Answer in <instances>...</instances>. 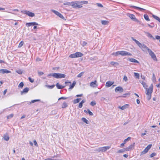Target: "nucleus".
Wrapping results in <instances>:
<instances>
[{
	"label": "nucleus",
	"mask_w": 160,
	"mask_h": 160,
	"mask_svg": "<svg viewBox=\"0 0 160 160\" xmlns=\"http://www.w3.org/2000/svg\"><path fill=\"white\" fill-rule=\"evenodd\" d=\"M131 38L143 51L146 52L147 51L148 52V50H150L145 45L140 43L138 41L135 39L133 37H132Z\"/></svg>",
	"instance_id": "f257e3e1"
},
{
	"label": "nucleus",
	"mask_w": 160,
	"mask_h": 160,
	"mask_svg": "<svg viewBox=\"0 0 160 160\" xmlns=\"http://www.w3.org/2000/svg\"><path fill=\"white\" fill-rule=\"evenodd\" d=\"M87 111H88V114H89V115H90L93 116V113L91 112L90 111V110L88 109Z\"/></svg>",
	"instance_id": "a18cd8bd"
},
{
	"label": "nucleus",
	"mask_w": 160,
	"mask_h": 160,
	"mask_svg": "<svg viewBox=\"0 0 160 160\" xmlns=\"http://www.w3.org/2000/svg\"><path fill=\"white\" fill-rule=\"evenodd\" d=\"M156 153H155V152L152 153L150 155V158H152V157H153L154 156H156Z\"/></svg>",
	"instance_id": "49530a36"
},
{
	"label": "nucleus",
	"mask_w": 160,
	"mask_h": 160,
	"mask_svg": "<svg viewBox=\"0 0 160 160\" xmlns=\"http://www.w3.org/2000/svg\"><path fill=\"white\" fill-rule=\"evenodd\" d=\"M114 82H111L110 81H108L106 82L105 86L106 87L108 88L111 86L113 83Z\"/></svg>",
	"instance_id": "dca6fc26"
},
{
	"label": "nucleus",
	"mask_w": 160,
	"mask_h": 160,
	"mask_svg": "<svg viewBox=\"0 0 160 160\" xmlns=\"http://www.w3.org/2000/svg\"><path fill=\"white\" fill-rule=\"evenodd\" d=\"M123 79L125 82L127 81L128 80V78L126 76H124L123 77Z\"/></svg>",
	"instance_id": "6e6d98bb"
},
{
	"label": "nucleus",
	"mask_w": 160,
	"mask_h": 160,
	"mask_svg": "<svg viewBox=\"0 0 160 160\" xmlns=\"http://www.w3.org/2000/svg\"><path fill=\"white\" fill-rule=\"evenodd\" d=\"M127 16L129 17L132 21L136 22H139L138 20L136 18L134 15L128 13L127 14Z\"/></svg>",
	"instance_id": "39448f33"
},
{
	"label": "nucleus",
	"mask_w": 160,
	"mask_h": 160,
	"mask_svg": "<svg viewBox=\"0 0 160 160\" xmlns=\"http://www.w3.org/2000/svg\"><path fill=\"white\" fill-rule=\"evenodd\" d=\"M120 55L122 56H132V54L130 53L125 51H120Z\"/></svg>",
	"instance_id": "1a4fd4ad"
},
{
	"label": "nucleus",
	"mask_w": 160,
	"mask_h": 160,
	"mask_svg": "<svg viewBox=\"0 0 160 160\" xmlns=\"http://www.w3.org/2000/svg\"><path fill=\"white\" fill-rule=\"evenodd\" d=\"M152 146V145L150 144L148 145L147 147L144 149L143 151L142 152H141L140 155H142L144 154H145L150 149V148H151Z\"/></svg>",
	"instance_id": "0eeeda50"
},
{
	"label": "nucleus",
	"mask_w": 160,
	"mask_h": 160,
	"mask_svg": "<svg viewBox=\"0 0 160 160\" xmlns=\"http://www.w3.org/2000/svg\"><path fill=\"white\" fill-rule=\"evenodd\" d=\"M68 107V105L67 103L66 102H64L62 106V107L63 108H66Z\"/></svg>",
	"instance_id": "2f4dec72"
},
{
	"label": "nucleus",
	"mask_w": 160,
	"mask_h": 160,
	"mask_svg": "<svg viewBox=\"0 0 160 160\" xmlns=\"http://www.w3.org/2000/svg\"><path fill=\"white\" fill-rule=\"evenodd\" d=\"M96 102L95 101H92L90 103V105L91 106H92L95 105H96Z\"/></svg>",
	"instance_id": "4c0bfd02"
},
{
	"label": "nucleus",
	"mask_w": 160,
	"mask_h": 160,
	"mask_svg": "<svg viewBox=\"0 0 160 160\" xmlns=\"http://www.w3.org/2000/svg\"><path fill=\"white\" fill-rule=\"evenodd\" d=\"M126 151V150L125 148H124L123 149H120V150H118L117 152V153H122V152H123Z\"/></svg>",
	"instance_id": "f704fd0d"
},
{
	"label": "nucleus",
	"mask_w": 160,
	"mask_h": 160,
	"mask_svg": "<svg viewBox=\"0 0 160 160\" xmlns=\"http://www.w3.org/2000/svg\"><path fill=\"white\" fill-rule=\"evenodd\" d=\"M128 60L130 62H135V63H139V62L137 60L132 58H129Z\"/></svg>",
	"instance_id": "a211bd4d"
},
{
	"label": "nucleus",
	"mask_w": 160,
	"mask_h": 160,
	"mask_svg": "<svg viewBox=\"0 0 160 160\" xmlns=\"http://www.w3.org/2000/svg\"><path fill=\"white\" fill-rule=\"evenodd\" d=\"M65 83L66 84V85H68L69 84H71V82L68 81L65 82Z\"/></svg>",
	"instance_id": "864d4df0"
},
{
	"label": "nucleus",
	"mask_w": 160,
	"mask_h": 160,
	"mask_svg": "<svg viewBox=\"0 0 160 160\" xmlns=\"http://www.w3.org/2000/svg\"><path fill=\"white\" fill-rule=\"evenodd\" d=\"M11 72V71L8 70L6 69H0V73L2 74H4L5 73H8Z\"/></svg>",
	"instance_id": "ddd939ff"
},
{
	"label": "nucleus",
	"mask_w": 160,
	"mask_h": 160,
	"mask_svg": "<svg viewBox=\"0 0 160 160\" xmlns=\"http://www.w3.org/2000/svg\"><path fill=\"white\" fill-rule=\"evenodd\" d=\"M38 73L39 75H42L43 74V73L42 72H38Z\"/></svg>",
	"instance_id": "0e129e2a"
},
{
	"label": "nucleus",
	"mask_w": 160,
	"mask_h": 160,
	"mask_svg": "<svg viewBox=\"0 0 160 160\" xmlns=\"http://www.w3.org/2000/svg\"><path fill=\"white\" fill-rule=\"evenodd\" d=\"M87 42H84V41H83L82 42V45L83 46H84L85 45H86L87 44Z\"/></svg>",
	"instance_id": "338daca9"
},
{
	"label": "nucleus",
	"mask_w": 160,
	"mask_h": 160,
	"mask_svg": "<svg viewBox=\"0 0 160 160\" xmlns=\"http://www.w3.org/2000/svg\"><path fill=\"white\" fill-rule=\"evenodd\" d=\"M76 84V82L75 81H74L73 82V83H72V85H70L69 88V90L72 89L73 88V87H74Z\"/></svg>",
	"instance_id": "b1692460"
},
{
	"label": "nucleus",
	"mask_w": 160,
	"mask_h": 160,
	"mask_svg": "<svg viewBox=\"0 0 160 160\" xmlns=\"http://www.w3.org/2000/svg\"><path fill=\"white\" fill-rule=\"evenodd\" d=\"M155 37H156V38H155V39H156L158 40L160 39V36L157 35V36H156Z\"/></svg>",
	"instance_id": "69168bd1"
},
{
	"label": "nucleus",
	"mask_w": 160,
	"mask_h": 160,
	"mask_svg": "<svg viewBox=\"0 0 160 160\" xmlns=\"http://www.w3.org/2000/svg\"><path fill=\"white\" fill-rule=\"evenodd\" d=\"M131 7H132L134 8H135L138 9L139 10L141 11H142V10H145L143 8H139V7H136V6H131Z\"/></svg>",
	"instance_id": "7c9ffc66"
},
{
	"label": "nucleus",
	"mask_w": 160,
	"mask_h": 160,
	"mask_svg": "<svg viewBox=\"0 0 160 160\" xmlns=\"http://www.w3.org/2000/svg\"><path fill=\"white\" fill-rule=\"evenodd\" d=\"M79 108H81L82 107V103H81V102L79 103Z\"/></svg>",
	"instance_id": "774afa93"
},
{
	"label": "nucleus",
	"mask_w": 160,
	"mask_h": 160,
	"mask_svg": "<svg viewBox=\"0 0 160 160\" xmlns=\"http://www.w3.org/2000/svg\"><path fill=\"white\" fill-rule=\"evenodd\" d=\"M110 64L112 66H114L115 65H118V63L117 62H115L113 61L110 62Z\"/></svg>",
	"instance_id": "e433bc0d"
},
{
	"label": "nucleus",
	"mask_w": 160,
	"mask_h": 160,
	"mask_svg": "<svg viewBox=\"0 0 160 160\" xmlns=\"http://www.w3.org/2000/svg\"><path fill=\"white\" fill-rule=\"evenodd\" d=\"M130 92H128V93L123 94V96H122V97H124V98H125V97H126V96L127 95L129 96L130 95Z\"/></svg>",
	"instance_id": "c03bdc74"
},
{
	"label": "nucleus",
	"mask_w": 160,
	"mask_h": 160,
	"mask_svg": "<svg viewBox=\"0 0 160 160\" xmlns=\"http://www.w3.org/2000/svg\"><path fill=\"white\" fill-rule=\"evenodd\" d=\"M152 81L153 82L156 81V77L154 73L152 75Z\"/></svg>",
	"instance_id": "8fccbe9b"
},
{
	"label": "nucleus",
	"mask_w": 160,
	"mask_h": 160,
	"mask_svg": "<svg viewBox=\"0 0 160 160\" xmlns=\"http://www.w3.org/2000/svg\"><path fill=\"white\" fill-rule=\"evenodd\" d=\"M68 98L67 97H61L59 98L58 99V100H59L61 99L66 100V99H68Z\"/></svg>",
	"instance_id": "de8ad7c7"
},
{
	"label": "nucleus",
	"mask_w": 160,
	"mask_h": 160,
	"mask_svg": "<svg viewBox=\"0 0 160 160\" xmlns=\"http://www.w3.org/2000/svg\"><path fill=\"white\" fill-rule=\"evenodd\" d=\"M34 144L36 146L38 147V144H37V142L36 140H34L33 141Z\"/></svg>",
	"instance_id": "bf43d9fd"
},
{
	"label": "nucleus",
	"mask_w": 160,
	"mask_h": 160,
	"mask_svg": "<svg viewBox=\"0 0 160 160\" xmlns=\"http://www.w3.org/2000/svg\"><path fill=\"white\" fill-rule=\"evenodd\" d=\"M76 56L75 53L71 54L69 56V57L71 58H76Z\"/></svg>",
	"instance_id": "72a5a7b5"
},
{
	"label": "nucleus",
	"mask_w": 160,
	"mask_h": 160,
	"mask_svg": "<svg viewBox=\"0 0 160 160\" xmlns=\"http://www.w3.org/2000/svg\"><path fill=\"white\" fill-rule=\"evenodd\" d=\"M54 75V78L57 79L64 78L66 76L65 74L60 73H55Z\"/></svg>",
	"instance_id": "423d86ee"
},
{
	"label": "nucleus",
	"mask_w": 160,
	"mask_h": 160,
	"mask_svg": "<svg viewBox=\"0 0 160 160\" xmlns=\"http://www.w3.org/2000/svg\"><path fill=\"white\" fill-rule=\"evenodd\" d=\"M24 86L23 83L22 82H21L18 85V87L22 88Z\"/></svg>",
	"instance_id": "ea45409f"
},
{
	"label": "nucleus",
	"mask_w": 160,
	"mask_h": 160,
	"mask_svg": "<svg viewBox=\"0 0 160 160\" xmlns=\"http://www.w3.org/2000/svg\"><path fill=\"white\" fill-rule=\"evenodd\" d=\"M55 86V85H51V86H49V85H47V87H49L50 88H53Z\"/></svg>",
	"instance_id": "052dcab7"
},
{
	"label": "nucleus",
	"mask_w": 160,
	"mask_h": 160,
	"mask_svg": "<svg viewBox=\"0 0 160 160\" xmlns=\"http://www.w3.org/2000/svg\"><path fill=\"white\" fill-rule=\"evenodd\" d=\"M96 5L99 7H100L101 8L103 7V6L100 3H97Z\"/></svg>",
	"instance_id": "13d9d810"
},
{
	"label": "nucleus",
	"mask_w": 160,
	"mask_h": 160,
	"mask_svg": "<svg viewBox=\"0 0 160 160\" xmlns=\"http://www.w3.org/2000/svg\"><path fill=\"white\" fill-rule=\"evenodd\" d=\"M13 116V114H11L7 116L8 119L10 118H12Z\"/></svg>",
	"instance_id": "5fc2aeb1"
},
{
	"label": "nucleus",
	"mask_w": 160,
	"mask_h": 160,
	"mask_svg": "<svg viewBox=\"0 0 160 160\" xmlns=\"http://www.w3.org/2000/svg\"><path fill=\"white\" fill-rule=\"evenodd\" d=\"M64 5H67L68 6H70V2H66L63 3Z\"/></svg>",
	"instance_id": "680f3d73"
},
{
	"label": "nucleus",
	"mask_w": 160,
	"mask_h": 160,
	"mask_svg": "<svg viewBox=\"0 0 160 160\" xmlns=\"http://www.w3.org/2000/svg\"><path fill=\"white\" fill-rule=\"evenodd\" d=\"M28 79L30 82L32 83L34 82V79H32L30 77L28 78Z\"/></svg>",
	"instance_id": "3c124183"
},
{
	"label": "nucleus",
	"mask_w": 160,
	"mask_h": 160,
	"mask_svg": "<svg viewBox=\"0 0 160 160\" xmlns=\"http://www.w3.org/2000/svg\"><path fill=\"white\" fill-rule=\"evenodd\" d=\"M81 4H87L88 3V2L87 1H81L80 2Z\"/></svg>",
	"instance_id": "603ef678"
},
{
	"label": "nucleus",
	"mask_w": 160,
	"mask_h": 160,
	"mask_svg": "<svg viewBox=\"0 0 160 160\" xmlns=\"http://www.w3.org/2000/svg\"><path fill=\"white\" fill-rule=\"evenodd\" d=\"M38 24L35 22H28V23H27L26 24V26H27L28 27H30L31 26H35V25H38Z\"/></svg>",
	"instance_id": "4468645a"
},
{
	"label": "nucleus",
	"mask_w": 160,
	"mask_h": 160,
	"mask_svg": "<svg viewBox=\"0 0 160 160\" xmlns=\"http://www.w3.org/2000/svg\"><path fill=\"white\" fill-rule=\"evenodd\" d=\"M58 17H59L60 18H62V19H64V17L63 16V15H62V14H60V15H59V16H58Z\"/></svg>",
	"instance_id": "e2e57ef3"
},
{
	"label": "nucleus",
	"mask_w": 160,
	"mask_h": 160,
	"mask_svg": "<svg viewBox=\"0 0 160 160\" xmlns=\"http://www.w3.org/2000/svg\"><path fill=\"white\" fill-rule=\"evenodd\" d=\"M82 121L87 124H89V121L86 118H82Z\"/></svg>",
	"instance_id": "a878e982"
},
{
	"label": "nucleus",
	"mask_w": 160,
	"mask_h": 160,
	"mask_svg": "<svg viewBox=\"0 0 160 160\" xmlns=\"http://www.w3.org/2000/svg\"><path fill=\"white\" fill-rule=\"evenodd\" d=\"M146 35H147V36L149 38H152L153 40H155V38H154L153 36L150 33H149L148 32H145Z\"/></svg>",
	"instance_id": "6ab92c4d"
},
{
	"label": "nucleus",
	"mask_w": 160,
	"mask_h": 160,
	"mask_svg": "<svg viewBox=\"0 0 160 160\" xmlns=\"http://www.w3.org/2000/svg\"><path fill=\"white\" fill-rule=\"evenodd\" d=\"M79 102V100L78 99V98L75 99L73 101V102L74 104L78 103Z\"/></svg>",
	"instance_id": "79ce46f5"
},
{
	"label": "nucleus",
	"mask_w": 160,
	"mask_h": 160,
	"mask_svg": "<svg viewBox=\"0 0 160 160\" xmlns=\"http://www.w3.org/2000/svg\"><path fill=\"white\" fill-rule=\"evenodd\" d=\"M22 13L25 14L29 17H32L35 16V14L34 13L27 10H23L21 11Z\"/></svg>",
	"instance_id": "20e7f679"
},
{
	"label": "nucleus",
	"mask_w": 160,
	"mask_h": 160,
	"mask_svg": "<svg viewBox=\"0 0 160 160\" xmlns=\"http://www.w3.org/2000/svg\"><path fill=\"white\" fill-rule=\"evenodd\" d=\"M51 11L58 16H59L60 15V14H61L59 12L54 10H52Z\"/></svg>",
	"instance_id": "cd10ccee"
},
{
	"label": "nucleus",
	"mask_w": 160,
	"mask_h": 160,
	"mask_svg": "<svg viewBox=\"0 0 160 160\" xmlns=\"http://www.w3.org/2000/svg\"><path fill=\"white\" fill-rule=\"evenodd\" d=\"M152 16L154 19L157 20L159 22L160 21V18L158 16L154 15H152Z\"/></svg>",
	"instance_id": "473e14b6"
},
{
	"label": "nucleus",
	"mask_w": 160,
	"mask_h": 160,
	"mask_svg": "<svg viewBox=\"0 0 160 160\" xmlns=\"http://www.w3.org/2000/svg\"><path fill=\"white\" fill-rule=\"evenodd\" d=\"M115 91L116 92H122L123 91V89L121 87H118L115 88Z\"/></svg>",
	"instance_id": "9b49d317"
},
{
	"label": "nucleus",
	"mask_w": 160,
	"mask_h": 160,
	"mask_svg": "<svg viewBox=\"0 0 160 160\" xmlns=\"http://www.w3.org/2000/svg\"><path fill=\"white\" fill-rule=\"evenodd\" d=\"M140 82L142 84L143 87L145 89H146L147 88V87H148V86L145 82H144L142 81H140Z\"/></svg>",
	"instance_id": "5701e85b"
},
{
	"label": "nucleus",
	"mask_w": 160,
	"mask_h": 160,
	"mask_svg": "<svg viewBox=\"0 0 160 160\" xmlns=\"http://www.w3.org/2000/svg\"><path fill=\"white\" fill-rule=\"evenodd\" d=\"M40 101V99H36V100H32L31 101V102L30 103H34V102H38V101Z\"/></svg>",
	"instance_id": "09e8293b"
},
{
	"label": "nucleus",
	"mask_w": 160,
	"mask_h": 160,
	"mask_svg": "<svg viewBox=\"0 0 160 160\" xmlns=\"http://www.w3.org/2000/svg\"><path fill=\"white\" fill-rule=\"evenodd\" d=\"M128 104H126L122 107L119 106V107H118V108H119L122 110H124L126 108L127 106H128Z\"/></svg>",
	"instance_id": "bb28decb"
},
{
	"label": "nucleus",
	"mask_w": 160,
	"mask_h": 160,
	"mask_svg": "<svg viewBox=\"0 0 160 160\" xmlns=\"http://www.w3.org/2000/svg\"><path fill=\"white\" fill-rule=\"evenodd\" d=\"M55 74V73H50L47 76L49 78H50L51 76H52L54 78Z\"/></svg>",
	"instance_id": "a19ab883"
},
{
	"label": "nucleus",
	"mask_w": 160,
	"mask_h": 160,
	"mask_svg": "<svg viewBox=\"0 0 160 160\" xmlns=\"http://www.w3.org/2000/svg\"><path fill=\"white\" fill-rule=\"evenodd\" d=\"M144 17L145 19L147 21H150V19L149 18L147 14H144Z\"/></svg>",
	"instance_id": "c756f323"
},
{
	"label": "nucleus",
	"mask_w": 160,
	"mask_h": 160,
	"mask_svg": "<svg viewBox=\"0 0 160 160\" xmlns=\"http://www.w3.org/2000/svg\"><path fill=\"white\" fill-rule=\"evenodd\" d=\"M119 55H120V51L113 52L112 54V55L113 56H118Z\"/></svg>",
	"instance_id": "c85d7f7f"
},
{
	"label": "nucleus",
	"mask_w": 160,
	"mask_h": 160,
	"mask_svg": "<svg viewBox=\"0 0 160 160\" xmlns=\"http://www.w3.org/2000/svg\"><path fill=\"white\" fill-rule=\"evenodd\" d=\"M29 89L28 88H25L23 91H21V94L22 95L25 93H26L28 92Z\"/></svg>",
	"instance_id": "f3484780"
},
{
	"label": "nucleus",
	"mask_w": 160,
	"mask_h": 160,
	"mask_svg": "<svg viewBox=\"0 0 160 160\" xmlns=\"http://www.w3.org/2000/svg\"><path fill=\"white\" fill-rule=\"evenodd\" d=\"M84 72H82L80 73L79 74H78L77 75V77L78 78H80L82 76Z\"/></svg>",
	"instance_id": "37998d69"
},
{
	"label": "nucleus",
	"mask_w": 160,
	"mask_h": 160,
	"mask_svg": "<svg viewBox=\"0 0 160 160\" xmlns=\"http://www.w3.org/2000/svg\"><path fill=\"white\" fill-rule=\"evenodd\" d=\"M131 138L128 137L127 138L125 139L123 141V142L120 145V147L122 148L124 146V144L126 143V142L130 139Z\"/></svg>",
	"instance_id": "2eb2a0df"
},
{
	"label": "nucleus",
	"mask_w": 160,
	"mask_h": 160,
	"mask_svg": "<svg viewBox=\"0 0 160 160\" xmlns=\"http://www.w3.org/2000/svg\"><path fill=\"white\" fill-rule=\"evenodd\" d=\"M109 22L108 21L102 20L101 21L102 24V25H108L109 23Z\"/></svg>",
	"instance_id": "393cba45"
},
{
	"label": "nucleus",
	"mask_w": 160,
	"mask_h": 160,
	"mask_svg": "<svg viewBox=\"0 0 160 160\" xmlns=\"http://www.w3.org/2000/svg\"><path fill=\"white\" fill-rule=\"evenodd\" d=\"M134 76L137 78L139 79V74L137 72L134 73Z\"/></svg>",
	"instance_id": "c9c22d12"
},
{
	"label": "nucleus",
	"mask_w": 160,
	"mask_h": 160,
	"mask_svg": "<svg viewBox=\"0 0 160 160\" xmlns=\"http://www.w3.org/2000/svg\"><path fill=\"white\" fill-rule=\"evenodd\" d=\"M148 52L152 58L154 60H157V58L156 55L151 49L148 50Z\"/></svg>",
	"instance_id": "6e6552de"
},
{
	"label": "nucleus",
	"mask_w": 160,
	"mask_h": 160,
	"mask_svg": "<svg viewBox=\"0 0 160 160\" xmlns=\"http://www.w3.org/2000/svg\"><path fill=\"white\" fill-rule=\"evenodd\" d=\"M23 44H24V42H23V41H21V42H20V43L19 44V45L18 46V48H20L23 45Z\"/></svg>",
	"instance_id": "58836bf2"
},
{
	"label": "nucleus",
	"mask_w": 160,
	"mask_h": 160,
	"mask_svg": "<svg viewBox=\"0 0 160 160\" xmlns=\"http://www.w3.org/2000/svg\"><path fill=\"white\" fill-rule=\"evenodd\" d=\"M56 87L58 89H60L64 88L65 86L60 85L59 83H57L56 84Z\"/></svg>",
	"instance_id": "4be33fe9"
},
{
	"label": "nucleus",
	"mask_w": 160,
	"mask_h": 160,
	"mask_svg": "<svg viewBox=\"0 0 160 160\" xmlns=\"http://www.w3.org/2000/svg\"><path fill=\"white\" fill-rule=\"evenodd\" d=\"M16 72L18 74H22V71L21 70H18L16 71Z\"/></svg>",
	"instance_id": "4d7b16f0"
},
{
	"label": "nucleus",
	"mask_w": 160,
	"mask_h": 160,
	"mask_svg": "<svg viewBox=\"0 0 160 160\" xmlns=\"http://www.w3.org/2000/svg\"><path fill=\"white\" fill-rule=\"evenodd\" d=\"M3 138L6 141H8L9 139V137L7 134L4 135Z\"/></svg>",
	"instance_id": "aec40b11"
},
{
	"label": "nucleus",
	"mask_w": 160,
	"mask_h": 160,
	"mask_svg": "<svg viewBox=\"0 0 160 160\" xmlns=\"http://www.w3.org/2000/svg\"><path fill=\"white\" fill-rule=\"evenodd\" d=\"M111 147L109 146L103 147L99 148L98 149L96 150L95 151H98V152H105L107 150L109 149Z\"/></svg>",
	"instance_id": "7ed1b4c3"
},
{
	"label": "nucleus",
	"mask_w": 160,
	"mask_h": 160,
	"mask_svg": "<svg viewBox=\"0 0 160 160\" xmlns=\"http://www.w3.org/2000/svg\"><path fill=\"white\" fill-rule=\"evenodd\" d=\"M135 146V143H133L132 144H131L128 147L126 148V151H129L131 150L134 149Z\"/></svg>",
	"instance_id": "9d476101"
},
{
	"label": "nucleus",
	"mask_w": 160,
	"mask_h": 160,
	"mask_svg": "<svg viewBox=\"0 0 160 160\" xmlns=\"http://www.w3.org/2000/svg\"><path fill=\"white\" fill-rule=\"evenodd\" d=\"M146 94L147 95V99L149 100L151 98V94L153 91V86L151 84V86L149 87V88L146 89Z\"/></svg>",
	"instance_id": "f03ea898"
},
{
	"label": "nucleus",
	"mask_w": 160,
	"mask_h": 160,
	"mask_svg": "<svg viewBox=\"0 0 160 160\" xmlns=\"http://www.w3.org/2000/svg\"><path fill=\"white\" fill-rule=\"evenodd\" d=\"M75 53L76 58L81 57L83 56V54L80 52H76Z\"/></svg>",
	"instance_id": "412c9836"
},
{
	"label": "nucleus",
	"mask_w": 160,
	"mask_h": 160,
	"mask_svg": "<svg viewBox=\"0 0 160 160\" xmlns=\"http://www.w3.org/2000/svg\"><path fill=\"white\" fill-rule=\"evenodd\" d=\"M97 82L96 80L94 82H92L90 83V85L91 87L93 88L97 87L98 86V84H97Z\"/></svg>",
	"instance_id": "f8f14e48"
}]
</instances>
